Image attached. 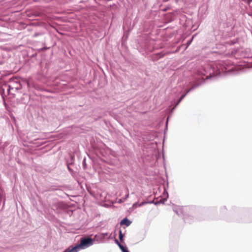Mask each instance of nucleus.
I'll use <instances>...</instances> for the list:
<instances>
[{
  "label": "nucleus",
  "mask_w": 252,
  "mask_h": 252,
  "mask_svg": "<svg viewBox=\"0 0 252 252\" xmlns=\"http://www.w3.org/2000/svg\"><path fill=\"white\" fill-rule=\"evenodd\" d=\"M3 62V59L0 57V64H2Z\"/></svg>",
  "instance_id": "6e6552de"
},
{
  "label": "nucleus",
  "mask_w": 252,
  "mask_h": 252,
  "mask_svg": "<svg viewBox=\"0 0 252 252\" xmlns=\"http://www.w3.org/2000/svg\"><path fill=\"white\" fill-rule=\"evenodd\" d=\"M80 250L78 245H76L74 247H70L65 250L63 252H77Z\"/></svg>",
  "instance_id": "f03ea898"
},
{
  "label": "nucleus",
  "mask_w": 252,
  "mask_h": 252,
  "mask_svg": "<svg viewBox=\"0 0 252 252\" xmlns=\"http://www.w3.org/2000/svg\"><path fill=\"white\" fill-rule=\"evenodd\" d=\"M12 118H13L14 121H15V117L14 116H11Z\"/></svg>",
  "instance_id": "1a4fd4ad"
},
{
  "label": "nucleus",
  "mask_w": 252,
  "mask_h": 252,
  "mask_svg": "<svg viewBox=\"0 0 252 252\" xmlns=\"http://www.w3.org/2000/svg\"><path fill=\"white\" fill-rule=\"evenodd\" d=\"M93 244V240L90 237H82L80 239V242L78 245L80 249H84Z\"/></svg>",
  "instance_id": "f257e3e1"
},
{
  "label": "nucleus",
  "mask_w": 252,
  "mask_h": 252,
  "mask_svg": "<svg viewBox=\"0 0 252 252\" xmlns=\"http://www.w3.org/2000/svg\"><path fill=\"white\" fill-rule=\"evenodd\" d=\"M194 88V86H192V87L190 89H189V90H188V91H187L186 93L185 94L182 95L180 97V99H179V102H178V103H179V102H180V101H181V100H182L184 98V97L186 96V95L188 93H189L191 90H192V89H193Z\"/></svg>",
  "instance_id": "423d86ee"
},
{
  "label": "nucleus",
  "mask_w": 252,
  "mask_h": 252,
  "mask_svg": "<svg viewBox=\"0 0 252 252\" xmlns=\"http://www.w3.org/2000/svg\"><path fill=\"white\" fill-rule=\"evenodd\" d=\"M124 234L122 233V231L121 230H119V239L121 242H123V238H124Z\"/></svg>",
  "instance_id": "0eeeda50"
},
{
  "label": "nucleus",
  "mask_w": 252,
  "mask_h": 252,
  "mask_svg": "<svg viewBox=\"0 0 252 252\" xmlns=\"http://www.w3.org/2000/svg\"><path fill=\"white\" fill-rule=\"evenodd\" d=\"M131 222L127 218H125L122 220L120 222L121 225H126L128 226L131 224Z\"/></svg>",
  "instance_id": "7ed1b4c3"
},
{
  "label": "nucleus",
  "mask_w": 252,
  "mask_h": 252,
  "mask_svg": "<svg viewBox=\"0 0 252 252\" xmlns=\"http://www.w3.org/2000/svg\"><path fill=\"white\" fill-rule=\"evenodd\" d=\"M11 90L10 88H9L7 90V92H8V99H9V102H10V104L11 105H12L13 104H13H14V101L12 100V99L11 98V96H10L11 95Z\"/></svg>",
  "instance_id": "39448f33"
},
{
  "label": "nucleus",
  "mask_w": 252,
  "mask_h": 252,
  "mask_svg": "<svg viewBox=\"0 0 252 252\" xmlns=\"http://www.w3.org/2000/svg\"><path fill=\"white\" fill-rule=\"evenodd\" d=\"M116 244L119 246V248L123 252H129L126 247H124L121 245L118 240H116Z\"/></svg>",
  "instance_id": "20e7f679"
}]
</instances>
